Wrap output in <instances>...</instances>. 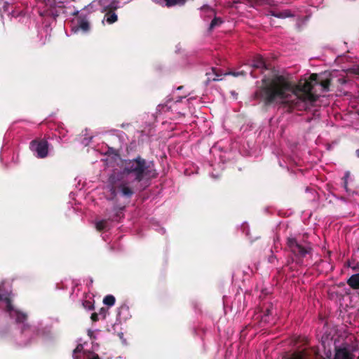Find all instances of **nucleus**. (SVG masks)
<instances>
[{
  "mask_svg": "<svg viewBox=\"0 0 359 359\" xmlns=\"http://www.w3.org/2000/svg\"><path fill=\"white\" fill-rule=\"evenodd\" d=\"M347 283L353 289H359V273L352 275L348 279Z\"/></svg>",
  "mask_w": 359,
  "mask_h": 359,
  "instance_id": "2eb2a0df",
  "label": "nucleus"
},
{
  "mask_svg": "<svg viewBox=\"0 0 359 359\" xmlns=\"http://www.w3.org/2000/svg\"><path fill=\"white\" fill-rule=\"evenodd\" d=\"M233 3H235V4H238V1H233Z\"/></svg>",
  "mask_w": 359,
  "mask_h": 359,
  "instance_id": "4c0bfd02",
  "label": "nucleus"
},
{
  "mask_svg": "<svg viewBox=\"0 0 359 359\" xmlns=\"http://www.w3.org/2000/svg\"><path fill=\"white\" fill-rule=\"evenodd\" d=\"M97 2V4L100 6L102 11H105L107 9L114 10L118 8V4L116 0H95V1L92 2L93 7L94 6V4Z\"/></svg>",
  "mask_w": 359,
  "mask_h": 359,
  "instance_id": "9d476101",
  "label": "nucleus"
},
{
  "mask_svg": "<svg viewBox=\"0 0 359 359\" xmlns=\"http://www.w3.org/2000/svg\"><path fill=\"white\" fill-rule=\"evenodd\" d=\"M42 8L39 11L41 16H50L54 20L65 12V3L67 0H34Z\"/></svg>",
  "mask_w": 359,
  "mask_h": 359,
  "instance_id": "39448f33",
  "label": "nucleus"
},
{
  "mask_svg": "<svg viewBox=\"0 0 359 359\" xmlns=\"http://www.w3.org/2000/svg\"><path fill=\"white\" fill-rule=\"evenodd\" d=\"M74 359H100L98 355L90 351L86 342L79 343L73 351Z\"/></svg>",
  "mask_w": 359,
  "mask_h": 359,
  "instance_id": "6e6552de",
  "label": "nucleus"
},
{
  "mask_svg": "<svg viewBox=\"0 0 359 359\" xmlns=\"http://www.w3.org/2000/svg\"><path fill=\"white\" fill-rule=\"evenodd\" d=\"M272 313H271V309H269V307H267L266 308V310L264 311V316H262V320L264 321H269V316H271Z\"/></svg>",
  "mask_w": 359,
  "mask_h": 359,
  "instance_id": "393cba45",
  "label": "nucleus"
},
{
  "mask_svg": "<svg viewBox=\"0 0 359 359\" xmlns=\"http://www.w3.org/2000/svg\"><path fill=\"white\" fill-rule=\"evenodd\" d=\"M103 303L109 306H112L115 304V297L113 295H107L104 299Z\"/></svg>",
  "mask_w": 359,
  "mask_h": 359,
  "instance_id": "412c9836",
  "label": "nucleus"
},
{
  "mask_svg": "<svg viewBox=\"0 0 359 359\" xmlns=\"http://www.w3.org/2000/svg\"><path fill=\"white\" fill-rule=\"evenodd\" d=\"M182 88V86L178 87V90H180Z\"/></svg>",
  "mask_w": 359,
  "mask_h": 359,
  "instance_id": "58836bf2",
  "label": "nucleus"
},
{
  "mask_svg": "<svg viewBox=\"0 0 359 359\" xmlns=\"http://www.w3.org/2000/svg\"><path fill=\"white\" fill-rule=\"evenodd\" d=\"M250 67L255 69H266V66L263 57L260 55H257L254 57L252 63Z\"/></svg>",
  "mask_w": 359,
  "mask_h": 359,
  "instance_id": "4468645a",
  "label": "nucleus"
},
{
  "mask_svg": "<svg viewBox=\"0 0 359 359\" xmlns=\"http://www.w3.org/2000/svg\"><path fill=\"white\" fill-rule=\"evenodd\" d=\"M285 359H313L310 355V351L304 348L298 350L289 355Z\"/></svg>",
  "mask_w": 359,
  "mask_h": 359,
  "instance_id": "9b49d317",
  "label": "nucleus"
},
{
  "mask_svg": "<svg viewBox=\"0 0 359 359\" xmlns=\"http://www.w3.org/2000/svg\"><path fill=\"white\" fill-rule=\"evenodd\" d=\"M226 74H231L234 76H238L239 75H243L244 74L243 72H229V73H226Z\"/></svg>",
  "mask_w": 359,
  "mask_h": 359,
  "instance_id": "7c9ffc66",
  "label": "nucleus"
},
{
  "mask_svg": "<svg viewBox=\"0 0 359 359\" xmlns=\"http://www.w3.org/2000/svg\"><path fill=\"white\" fill-rule=\"evenodd\" d=\"M248 3L252 7L263 6L272 8L275 6V2L273 0H248Z\"/></svg>",
  "mask_w": 359,
  "mask_h": 359,
  "instance_id": "f8f14e48",
  "label": "nucleus"
},
{
  "mask_svg": "<svg viewBox=\"0 0 359 359\" xmlns=\"http://www.w3.org/2000/svg\"><path fill=\"white\" fill-rule=\"evenodd\" d=\"M156 4H158L162 6H166L171 7L174 6H182L185 4L187 0H152Z\"/></svg>",
  "mask_w": 359,
  "mask_h": 359,
  "instance_id": "ddd939ff",
  "label": "nucleus"
},
{
  "mask_svg": "<svg viewBox=\"0 0 359 359\" xmlns=\"http://www.w3.org/2000/svg\"><path fill=\"white\" fill-rule=\"evenodd\" d=\"M98 314H99L100 318H102V319L105 318V317L107 314V309H106L105 308H102L100 310Z\"/></svg>",
  "mask_w": 359,
  "mask_h": 359,
  "instance_id": "bb28decb",
  "label": "nucleus"
},
{
  "mask_svg": "<svg viewBox=\"0 0 359 359\" xmlns=\"http://www.w3.org/2000/svg\"><path fill=\"white\" fill-rule=\"evenodd\" d=\"M160 231H161V233L162 234H163V233H165V229H164L163 228H161Z\"/></svg>",
  "mask_w": 359,
  "mask_h": 359,
  "instance_id": "473e14b6",
  "label": "nucleus"
},
{
  "mask_svg": "<svg viewBox=\"0 0 359 359\" xmlns=\"http://www.w3.org/2000/svg\"><path fill=\"white\" fill-rule=\"evenodd\" d=\"M212 72H214V73L215 74V77H214L212 79V80L214 81H219V80H221L222 79L220 78V75H219L217 72H216V69L215 68H212Z\"/></svg>",
  "mask_w": 359,
  "mask_h": 359,
  "instance_id": "c756f323",
  "label": "nucleus"
},
{
  "mask_svg": "<svg viewBox=\"0 0 359 359\" xmlns=\"http://www.w3.org/2000/svg\"><path fill=\"white\" fill-rule=\"evenodd\" d=\"M222 23V20L219 18L214 17L213 20L211 21V23L209 27V29L211 30L215 27L220 25Z\"/></svg>",
  "mask_w": 359,
  "mask_h": 359,
  "instance_id": "5701e85b",
  "label": "nucleus"
},
{
  "mask_svg": "<svg viewBox=\"0 0 359 359\" xmlns=\"http://www.w3.org/2000/svg\"><path fill=\"white\" fill-rule=\"evenodd\" d=\"M266 15H272L278 18H285L290 16L288 11H284L283 12H276L273 9H271L266 14Z\"/></svg>",
  "mask_w": 359,
  "mask_h": 359,
  "instance_id": "dca6fc26",
  "label": "nucleus"
},
{
  "mask_svg": "<svg viewBox=\"0 0 359 359\" xmlns=\"http://www.w3.org/2000/svg\"><path fill=\"white\" fill-rule=\"evenodd\" d=\"M158 172L153 161L137 156L126 161L121 170L114 171L109 177L105 191L109 200L119 198L130 199L135 194V185L156 178Z\"/></svg>",
  "mask_w": 359,
  "mask_h": 359,
  "instance_id": "f03ea898",
  "label": "nucleus"
},
{
  "mask_svg": "<svg viewBox=\"0 0 359 359\" xmlns=\"http://www.w3.org/2000/svg\"><path fill=\"white\" fill-rule=\"evenodd\" d=\"M275 259H276V257L273 255H272V256L269 257V262L271 263H273Z\"/></svg>",
  "mask_w": 359,
  "mask_h": 359,
  "instance_id": "2f4dec72",
  "label": "nucleus"
},
{
  "mask_svg": "<svg viewBox=\"0 0 359 359\" xmlns=\"http://www.w3.org/2000/svg\"><path fill=\"white\" fill-rule=\"evenodd\" d=\"M92 8L93 4H90L81 11V13L79 14L76 20V25L72 29V31L76 32L79 30H82L83 32H86L89 30L90 25L88 20L86 19V13L89 12Z\"/></svg>",
  "mask_w": 359,
  "mask_h": 359,
  "instance_id": "1a4fd4ad",
  "label": "nucleus"
},
{
  "mask_svg": "<svg viewBox=\"0 0 359 359\" xmlns=\"http://www.w3.org/2000/svg\"><path fill=\"white\" fill-rule=\"evenodd\" d=\"M83 306L87 310H91L93 309V303L91 300L83 301Z\"/></svg>",
  "mask_w": 359,
  "mask_h": 359,
  "instance_id": "b1692460",
  "label": "nucleus"
},
{
  "mask_svg": "<svg viewBox=\"0 0 359 359\" xmlns=\"http://www.w3.org/2000/svg\"><path fill=\"white\" fill-rule=\"evenodd\" d=\"M93 137L92 136H90L89 137H85L83 140H82V144L84 145V146H87L90 142L91 141Z\"/></svg>",
  "mask_w": 359,
  "mask_h": 359,
  "instance_id": "cd10ccee",
  "label": "nucleus"
},
{
  "mask_svg": "<svg viewBox=\"0 0 359 359\" xmlns=\"http://www.w3.org/2000/svg\"><path fill=\"white\" fill-rule=\"evenodd\" d=\"M96 229L98 231H107L109 229V222L106 219H102L97 222Z\"/></svg>",
  "mask_w": 359,
  "mask_h": 359,
  "instance_id": "a211bd4d",
  "label": "nucleus"
},
{
  "mask_svg": "<svg viewBox=\"0 0 359 359\" xmlns=\"http://www.w3.org/2000/svg\"><path fill=\"white\" fill-rule=\"evenodd\" d=\"M79 11H74V12L73 13V14H74V15H76V14H79Z\"/></svg>",
  "mask_w": 359,
  "mask_h": 359,
  "instance_id": "c9c22d12",
  "label": "nucleus"
},
{
  "mask_svg": "<svg viewBox=\"0 0 359 359\" xmlns=\"http://www.w3.org/2000/svg\"><path fill=\"white\" fill-rule=\"evenodd\" d=\"M287 245L291 252L297 257L302 259L310 252L311 248L297 242L295 238L289 237Z\"/></svg>",
  "mask_w": 359,
  "mask_h": 359,
  "instance_id": "423d86ee",
  "label": "nucleus"
},
{
  "mask_svg": "<svg viewBox=\"0 0 359 359\" xmlns=\"http://www.w3.org/2000/svg\"><path fill=\"white\" fill-rule=\"evenodd\" d=\"M104 19L109 24H112L117 20V15L115 13H108L105 15Z\"/></svg>",
  "mask_w": 359,
  "mask_h": 359,
  "instance_id": "aec40b11",
  "label": "nucleus"
},
{
  "mask_svg": "<svg viewBox=\"0 0 359 359\" xmlns=\"http://www.w3.org/2000/svg\"><path fill=\"white\" fill-rule=\"evenodd\" d=\"M124 209V206L114 208L113 209V212L114 214L111 216V219L112 220H118V218L121 217V215H122V211Z\"/></svg>",
  "mask_w": 359,
  "mask_h": 359,
  "instance_id": "6ab92c4d",
  "label": "nucleus"
},
{
  "mask_svg": "<svg viewBox=\"0 0 359 359\" xmlns=\"http://www.w3.org/2000/svg\"><path fill=\"white\" fill-rule=\"evenodd\" d=\"M118 336L121 339H123V334L122 332L119 333L118 334Z\"/></svg>",
  "mask_w": 359,
  "mask_h": 359,
  "instance_id": "72a5a7b5",
  "label": "nucleus"
},
{
  "mask_svg": "<svg viewBox=\"0 0 359 359\" xmlns=\"http://www.w3.org/2000/svg\"><path fill=\"white\" fill-rule=\"evenodd\" d=\"M356 155L358 157H359V149L356 151Z\"/></svg>",
  "mask_w": 359,
  "mask_h": 359,
  "instance_id": "f704fd0d",
  "label": "nucleus"
},
{
  "mask_svg": "<svg viewBox=\"0 0 359 359\" xmlns=\"http://www.w3.org/2000/svg\"><path fill=\"white\" fill-rule=\"evenodd\" d=\"M182 98L183 97H179V99L177 100H176V102L173 104H174L173 107H175L177 102H180ZM172 107V106H171V105L168 106V104H158L157 107V110L159 113L163 114V113H165V112L168 111L170 110V109H171Z\"/></svg>",
  "mask_w": 359,
  "mask_h": 359,
  "instance_id": "f3484780",
  "label": "nucleus"
},
{
  "mask_svg": "<svg viewBox=\"0 0 359 359\" xmlns=\"http://www.w3.org/2000/svg\"><path fill=\"white\" fill-rule=\"evenodd\" d=\"M350 177V172L346 171L344 176V187L346 189V191L348 192V179Z\"/></svg>",
  "mask_w": 359,
  "mask_h": 359,
  "instance_id": "a878e982",
  "label": "nucleus"
},
{
  "mask_svg": "<svg viewBox=\"0 0 359 359\" xmlns=\"http://www.w3.org/2000/svg\"><path fill=\"white\" fill-rule=\"evenodd\" d=\"M91 319L93 321H97L100 319V317L97 313H93L91 315Z\"/></svg>",
  "mask_w": 359,
  "mask_h": 359,
  "instance_id": "c85d7f7f",
  "label": "nucleus"
},
{
  "mask_svg": "<svg viewBox=\"0 0 359 359\" xmlns=\"http://www.w3.org/2000/svg\"><path fill=\"white\" fill-rule=\"evenodd\" d=\"M264 86L259 93L267 103L285 105L288 111H303L313 106L317 98L329 90L330 81L311 74L301 79L295 85L288 78L276 75L263 79Z\"/></svg>",
  "mask_w": 359,
  "mask_h": 359,
  "instance_id": "f257e3e1",
  "label": "nucleus"
},
{
  "mask_svg": "<svg viewBox=\"0 0 359 359\" xmlns=\"http://www.w3.org/2000/svg\"><path fill=\"white\" fill-rule=\"evenodd\" d=\"M10 294L7 292H3L1 287H0V301L5 302L7 313L12 319L15 320L16 324L20 327L22 336L24 337H29L34 332V329L26 323L27 315L12 305Z\"/></svg>",
  "mask_w": 359,
  "mask_h": 359,
  "instance_id": "20e7f679",
  "label": "nucleus"
},
{
  "mask_svg": "<svg viewBox=\"0 0 359 359\" xmlns=\"http://www.w3.org/2000/svg\"><path fill=\"white\" fill-rule=\"evenodd\" d=\"M211 176H212V177H214V178H217V176H215L213 174H212V175H211Z\"/></svg>",
  "mask_w": 359,
  "mask_h": 359,
  "instance_id": "e433bc0d",
  "label": "nucleus"
},
{
  "mask_svg": "<svg viewBox=\"0 0 359 359\" xmlns=\"http://www.w3.org/2000/svg\"><path fill=\"white\" fill-rule=\"evenodd\" d=\"M29 148L37 158H43L48 154V143L46 140H32Z\"/></svg>",
  "mask_w": 359,
  "mask_h": 359,
  "instance_id": "0eeeda50",
  "label": "nucleus"
},
{
  "mask_svg": "<svg viewBox=\"0 0 359 359\" xmlns=\"http://www.w3.org/2000/svg\"><path fill=\"white\" fill-rule=\"evenodd\" d=\"M320 346L316 353L323 356L320 353L322 348L325 359H354V353L357 350L353 344L339 343L335 337L334 330L328 327L325 330L321 337Z\"/></svg>",
  "mask_w": 359,
  "mask_h": 359,
  "instance_id": "7ed1b4c3",
  "label": "nucleus"
},
{
  "mask_svg": "<svg viewBox=\"0 0 359 359\" xmlns=\"http://www.w3.org/2000/svg\"><path fill=\"white\" fill-rule=\"evenodd\" d=\"M201 12L202 13H206L208 15V17H212L213 15H215V11L213 9H212L211 8H210L209 6H203L201 7Z\"/></svg>",
  "mask_w": 359,
  "mask_h": 359,
  "instance_id": "4be33fe9",
  "label": "nucleus"
}]
</instances>
